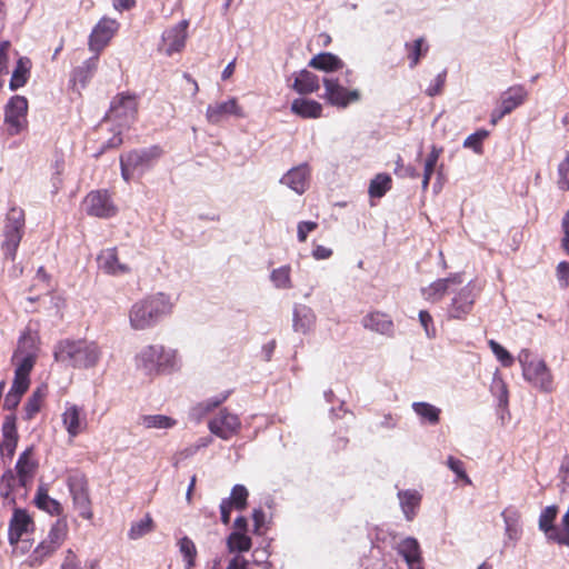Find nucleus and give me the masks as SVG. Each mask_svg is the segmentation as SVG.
Masks as SVG:
<instances>
[{"label":"nucleus","instance_id":"obj_1","mask_svg":"<svg viewBox=\"0 0 569 569\" xmlns=\"http://www.w3.org/2000/svg\"><path fill=\"white\" fill-rule=\"evenodd\" d=\"M173 302L163 292L149 295L134 302L129 310V322L134 330H146L156 326L161 318L170 315Z\"/></svg>","mask_w":569,"mask_h":569},{"label":"nucleus","instance_id":"obj_2","mask_svg":"<svg viewBox=\"0 0 569 569\" xmlns=\"http://www.w3.org/2000/svg\"><path fill=\"white\" fill-rule=\"evenodd\" d=\"M53 356L59 362L68 363L73 368L88 369L98 363L101 350L93 341L63 339L56 345Z\"/></svg>","mask_w":569,"mask_h":569},{"label":"nucleus","instance_id":"obj_3","mask_svg":"<svg viewBox=\"0 0 569 569\" xmlns=\"http://www.w3.org/2000/svg\"><path fill=\"white\" fill-rule=\"evenodd\" d=\"M137 370L149 379L172 372L177 367V351L163 345H148L134 356Z\"/></svg>","mask_w":569,"mask_h":569},{"label":"nucleus","instance_id":"obj_4","mask_svg":"<svg viewBox=\"0 0 569 569\" xmlns=\"http://www.w3.org/2000/svg\"><path fill=\"white\" fill-rule=\"evenodd\" d=\"M163 149L160 146L132 149L120 156L121 176L129 182L136 172L143 173L154 166L162 157Z\"/></svg>","mask_w":569,"mask_h":569},{"label":"nucleus","instance_id":"obj_5","mask_svg":"<svg viewBox=\"0 0 569 569\" xmlns=\"http://www.w3.org/2000/svg\"><path fill=\"white\" fill-rule=\"evenodd\" d=\"M518 360L526 381L541 392L553 391L552 373L542 359L535 358L529 350L523 349L519 352Z\"/></svg>","mask_w":569,"mask_h":569},{"label":"nucleus","instance_id":"obj_6","mask_svg":"<svg viewBox=\"0 0 569 569\" xmlns=\"http://www.w3.org/2000/svg\"><path fill=\"white\" fill-rule=\"evenodd\" d=\"M26 213L20 207L12 206L6 216L3 228V242L1 249L6 259L13 261L17 256L19 244L24 234Z\"/></svg>","mask_w":569,"mask_h":569},{"label":"nucleus","instance_id":"obj_7","mask_svg":"<svg viewBox=\"0 0 569 569\" xmlns=\"http://www.w3.org/2000/svg\"><path fill=\"white\" fill-rule=\"evenodd\" d=\"M67 487L72 498L74 510L86 520L93 519L92 499L87 475L80 470H71L67 476Z\"/></svg>","mask_w":569,"mask_h":569},{"label":"nucleus","instance_id":"obj_8","mask_svg":"<svg viewBox=\"0 0 569 569\" xmlns=\"http://www.w3.org/2000/svg\"><path fill=\"white\" fill-rule=\"evenodd\" d=\"M480 292L481 288L475 281L460 286L452 293L453 296L447 306V318L450 320H466L472 312Z\"/></svg>","mask_w":569,"mask_h":569},{"label":"nucleus","instance_id":"obj_9","mask_svg":"<svg viewBox=\"0 0 569 569\" xmlns=\"http://www.w3.org/2000/svg\"><path fill=\"white\" fill-rule=\"evenodd\" d=\"M28 99L23 96L11 97L4 106V126L8 136L14 137L28 129Z\"/></svg>","mask_w":569,"mask_h":569},{"label":"nucleus","instance_id":"obj_10","mask_svg":"<svg viewBox=\"0 0 569 569\" xmlns=\"http://www.w3.org/2000/svg\"><path fill=\"white\" fill-rule=\"evenodd\" d=\"M86 211L89 216L108 219L114 217L118 208L106 189L93 190L84 198Z\"/></svg>","mask_w":569,"mask_h":569},{"label":"nucleus","instance_id":"obj_11","mask_svg":"<svg viewBox=\"0 0 569 569\" xmlns=\"http://www.w3.org/2000/svg\"><path fill=\"white\" fill-rule=\"evenodd\" d=\"M463 283V277L460 272L450 273L446 278H440L421 289L425 300L436 303L442 300L446 295L453 293Z\"/></svg>","mask_w":569,"mask_h":569},{"label":"nucleus","instance_id":"obj_12","mask_svg":"<svg viewBox=\"0 0 569 569\" xmlns=\"http://www.w3.org/2000/svg\"><path fill=\"white\" fill-rule=\"evenodd\" d=\"M119 27V22L114 19L107 17L100 19L99 22L93 27L89 36V49L94 53L100 54V52L109 44L111 39L114 37Z\"/></svg>","mask_w":569,"mask_h":569},{"label":"nucleus","instance_id":"obj_13","mask_svg":"<svg viewBox=\"0 0 569 569\" xmlns=\"http://www.w3.org/2000/svg\"><path fill=\"white\" fill-rule=\"evenodd\" d=\"M208 428L217 437L229 440L239 432L241 421L237 415L227 409H221L209 420Z\"/></svg>","mask_w":569,"mask_h":569},{"label":"nucleus","instance_id":"obj_14","mask_svg":"<svg viewBox=\"0 0 569 569\" xmlns=\"http://www.w3.org/2000/svg\"><path fill=\"white\" fill-rule=\"evenodd\" d=\"M528 97L527 90L522 86H512L508 88L500 98V108L491 113L490 122L496 126L506 114L512 112L521 106Z\"/></svg>","mask_w":569,"mask_h":569},{"label":"nucleus","instance_id":"obj_15","mask_svg":"<svg viewBox=\"0 0 569 569\" xmlns=\"http://www.w3.org/2000/svg\"><path fill=\"white\" fill-rule=\"evenodd\" d=\"M1 436L2 439L0 441V455L3 460H11L16 453L18 442H19V432L17 425V416L14 413H10L4 416L2 425H1Z\"/></svg>","mask_w":569,"mask_h":569},{"label":"nucleus","instance_id":"obj_16","mask_svg":"<svg viewBox=\"0 0 569 569\" xmlns=\"http://www.w3.org/2000/svg\"><path fill=\"white\" fill-rule=\"evenodd\" d=\"M323 86L326 89V100L338 108H346L360 99L358 90H348L339 83L338 79L326 78L323 79Z\"/></svg>","mask_w":569,"mask_h":569},{"label":"nucleus","instance_id":"obj_17","mask_svg":"<svg viewBox=\"0 0 569 569\" xmlns=\"http://www.w3.org/2000/svg\"><path fill=\"white\" fill-rule=\"evenodd\" d=\"M39 461L36 458L34 446L27 447L20 455L16 463L18 485L27 488L33 481L38 471Z\"/></svg>","mask_w":569,"mask_h":569},{"label":"nucleus","instance_id":"obj_18","mask_svg":"<svg viewBox=\"0 0 569 569\" xmlns=\"http://www.w3.org/2000/svg\"><path fill=\"white\" fill-rule=\"evenodd\" d=\"M139 96L131 92L116 94L109 108V114L114 118L134 120L138 114Z\"/></svg>","mask_w":569,"mask_h":569},{"label":"nucleus","instance_id":"obj_19","mask_svg":"<svg viewBox=\"0 0 569 569\" xmlns=\"http://www.w3.org/2000/svg\"><path fill=\"white\" fill-rule=\"evenodd\" d=\"M188 26L189 22L187 20H182L176 26L167 29L162 33V41L159 50L167 56L180 52L186 46Z\"/></svg>","mask_w":569,"mask_h":569},{"label":"nucleus","instance_id":"obj_20","mask_svg":"<svg viewBox=\"0 0 569 569\" xmlns=\"http://www.w3.org/2000/svg\"><path fill=\"white\" fill-rule=\"evenodd\" d=\"M62 425L70 438H76L88 428L87 416L83 408L67 403L61 415Z\"/></svg>","mask_w":569,"mask_h":569},{"label":"nucleus","instance_id":"obj_21","mask_svg":"<svg viewBox=\"0 0 569 569\" xmlns=\"http://www.w3.org/2000/svg\"><path fill=\"white\" fill-rule=\"evenodd\" d=\"M228 116H234L237 118L244 117V112L239 106L237 98H230L227 101L209 104L206 110V118L208 122L212 124L221 122Z\"/></svg>","mask_w":569,"mask_h":569},{"label":"nucleus","instance_id":"obj_22","mask_svg":"<svg viewBox=\"0 0 569 569\" xmlns=\"http://www.w3.org/2000/svg\"><path fill=\"white\" fill-rule=\"evenodd\" d=\"M249 492L242 485H236L231 489L229 498L222 499L220 503L221 522L229 525L231 511L243 510L247 507Z\"/></svg>","mask_w":569,"mask_h":569},{"label":"nucleus","instance_id":"obj_23","mask_svg":"<svg viewBox=\"0 0 569 569\" xmlns=\"http://www.w3.org/2000/svg\"><path fill=\"white\" fill-rule=\"evenodd\" d=\"M361 323L363 328L387 337H391L395 333V325L390 315L379 310L367 313L362 318Z\"/></svg>","mask_w":569,"mask_h":569},{"label":"nucleus","instance_id":"obj_24","mask_svg":"<svg viewBox=\"0 0 569 569\" xmlns=\"http://www.w3.org/2000/svg\"><path fill=\"white\" fill-rule=\"evenodd\" d=\"M37 358L38 355L36 351H27L17 359H14V356L12 357V361L16 365L13 382L30 387V373L37 362Z\"/></svg>","mask_w":569,"mask_h":569},{"label":"nucleus","instance_id":"obj_25","mask_svg":"<svg viewBox=\"0 0 569 569\" xmlns=\"http://www.w3.org/2000/svg\"><path fill=\"white\" fill-rule=\"evenodd\" d=\"M397 551L403 557L409 569H423L421 549L416 538L408 537L401 540Z\"/></svg>","mask_w":569,"mask_h":569},{"label":"nucleus","instance_id":"obj_26","mask_svg":"<svg viewBox=\"0 0 569 569\" xmlns=\"http://www.w3.org/2000/svg\"><path fill=\"white\" fill-rule=\"evenodd\" d=\"M32 525L33 521L26 510L16 509L9 523L8 540L10 545H17Z\"/></svg>","mask_w":569,"mask_h":569},{"label":"nucleus","instance_id":"obj_27","mask_svg":"<svg viewBox=\"0 0 569 569\" xmlns=\"http://www.w3.org/2000/svg\"><path fill=\"white\" fill-rule=\"evenodd\" d=\"M100 268L108 274L118 276L130 272L129 266L119 261L117 248H108L98 257Z\"/></svg>","mask_w":569,"mask_h":569},{"label":"nucleus","instance_id":"obj_28","mask_svg":"<svg viewBox=\"0 0 569 569\" xmlns=\"http://www.w3.org/2000/svg\"><path fill=\"white\" fill-rule=\"evenodd\" d=\"M48 386L37 387L23 406V420L31 421L40 412L48 396Z\"/></svg>","mask_w":569,"mask_h":569},{"label":"nucleus","instance_id":"obj_29","mask_svg":"<svg viewBox=\"0 0 569 569\" xmlns=\"http://www.w3.org/2000/svg\"><path fill=\"white\" fill-rule=\"evenodd\" d=\"M291 112L302 119H318L322 116V106L316 100L297 98L291 103Z\"/></svg>","mask_w":569,"mask_h":569},{"label":"nucleus","instance_id":"obj_30","mask_svg":"<svg viewBox=\"0 0 569 569\" xmlns=\"http://www.w3.org/2000/svg\"><path fill=\"white\" fill-rule=\"evenodd\" d=\"M320 88L319 78L311 71L301 70L295 78L292 89L299 94H310Z\"/></svg>","mask_w":569,"mask_h":569},{"label":"nucleus","instance_id":"obj_31","mask_svg":"<svg viewBox=\"0 0 569 569\" xmlns=\"http://www.w3.org/2000/svg\"><path fill=\"white\" fill-rule=\"evenodd\" d=\"M310 68L333 72L345 67L343 61L331 52H321L316 54L308 63Z\"/></svg>","mask_w":569,"mask_h":569},{"label":"nucleus","instance_id":"obj_32","mask_svg":"<svg viewBox=\"0 0 569 569\" xmlns=\"http://www.w3.org/2000/svg\"><path fill=\"white\" fill-rule=\"evenodd\" d=\"M281 182L287 184L297 193H303L308 186V169L306 166L297 167L289 170Z\"/></svg>","mask_w":569,"mask_h":569},{"label":"nucleus","instance_id":"obj_33","mask_svg":"<svg viewBox=\"0 0 569 569\" xmlns=\"http://www.w3.org/2000/svg\"><path fill=\"white\" fill-rule=\"evenodd\" d=\"M31 67H32V62L29 58L21 57L18 59L17 66L12 72V76H11V79L9 82V88L12 91L18 90L19 88L27 84V82L30 78Z\"/></svg>","mask_w":569,"mask_h":569},{"label":"nucleus","instance_id":"obj_34","mask_svg":"<svg viewBox=\"0 0 569 569\" xmlns=\"http://www.w3.org/2000/svg\"><path fill=\"white\" fill-rule=\"evenodd\" d=\"M398 498L406 519L411 521L420 506L421 495L417 490H402L398 492Z\"/></svg>","mask_w":569,"mask_h":569},{"label":"nucleus","instance_id":"obj_35","mask_svg":"<svg viewBox=\"0 0 569 569\" xmlns=\"http://www.w3.org/2000/svg\"><path fill=\"white\" fill-rule=\"evenodd\" d=\"M36 505L39 509L49 512L52 516H60L63 511L61 503L48 495V490L39 487L36 496Z\"/></svg>","mask_w":569,"mask_h":569},{"label":"nucleus","instance_id":"obj_36","mask_svg":"<svg viewBox=\"0 0 569 569\" xmlns=\"http://www.w3.org/2000/svg\"><path fill=\"white\" fill-rule=\"evenodd\" d=\"M501 516L506 525L507 536L512 540L518 539L520 535V512L513 507H508L502 511Z\"/></svg>","mask_w":569,"mask_h":569},{"label":"nucleus","instance_id":"obj_37","mask_svg":"<svg viewBox=\"0 0 569 569\" xmlns=\"http://www.w3.org/2000/svg\"><path fill=\"white\" fill-rule=\"evenodd\" d=\"M406 50L408 52L409 67L415 68L419 63L421 57L426 56L428 52L429 46L426 43L425 38L421 37L412 42H407Z\"/></svg>","mask_w":569,"mask_h":569},{"label":"nucleus","instance_id":"obj_38","mask_svg":"<svg viewBox=\"0 0 569 569\" xmlns=\"http://www.w3.org/2000/svg\"><path fill=\"white\" fill-rule=\"evenodd\" d=\"M392 187L391 177L387 173H378L369 184V196L371 198L383 197Z\"/></svg>","mask_w":569,"mask_h":569},{"label":"nucleus","instance_id":"obj_39","mask_svg":"<svg viewBox=\"0 0 569 569\" xmlns=\"http://www.w3.org/2000/svg\"><path fill=\"white\" fill-rule=\"evenodd\" d=\"M28 389L29 387L12 381L11 388L4 397L3 409L14 411Z\"/></svg>","mask_w":569,"mask_h":569},{"label":"nucleus","instance_id":"obj_40","mask_svg":"<svg viewBox=\"0 0 569 569\" xmlns=\"http://www.w3.org/2000/svg\"><path fill=\"white\" fill-rule=\"evenodd\" d=\"M413 411L425 421L430 425H436L440 419V409L428 402H415L412 405Z\"/></svg>","mask_w":569,"mask_h":569},{"label":"nucleus","instance_id":"obj_41","mask_svg":"<svg viewBox=\"0 0 569 569\" xmlns=\"http://www.w3.org/2000/svg\"><path fill=\"white\" fill-rule=\"evenodd\" d=\"M179 550L186 562V569H192L196 566L197 548L194 542L189 537H182L178 541Z\"/></svg>","mask_w":569,"mask_h":569},{"label":"nucleus","instance_id":"obj_42","mask_svg":"<svg viewBox=\"0 0 569 569\" xmlns=\"http://www.w3.org/2000/svg\"><path fill=\"white\" fill-rule=\"evenodd\" d=\"M154 530V522L150 513H147L141 520L133 522L128 532V537L131 540L140 539L147 533Z\"/></svg>","mask_w":569,"mask_h":569},{"label":"nucleus","instance_id":"obj_43","mask_svg":"<svg viewBox=\"0 0 569 569\" xmlns=\"http://www.w3.org/2000/svg\"><path fill=\"white\" fill-rule=\"evenodd\" d=\"M227 546L230 552L249 551L252 542L251 538L243 532H231L227 539Z\"/></svg>","mask_w":569,"mask_h":569},{"label":"nucleus","instance_id":"obj_44","mask_svg":"<svg viewBox=\"0 0 569 569\" xmlns=\"http://www.w3.org/2000/svg\"><path fill=\"white\" fill-rule=\"evenodd\" d=\"M68 535V526L66 521L58 520L56 523L51 527L47 540L49 543L52 545V547H56L59 549L61 545L64 542Z\"/></svg>","mask_w":569,"mask_h":569},{"label":"nucleus","instance_id":"obj_45","mask_svg":"<svg viewBox=\"0 0 569 569\" xmlns=\"http://www.w3.org/2000/svg\"><path fill=\"white\" fill-rule=\"evenodd\" d=\"M58 549L52 547L47 539L42 540L29 557L31 566H39L43 560L53 555Z\"/></svg>","mask_w":569,"mask_h":569},{"label":"nucleus","instance_id":"obj_46","mask_svg":"<svg viewBox=\"0 0 569 569\" xmlns=\"http://www.w3.org/2000/svg\"><path fill=\"white\" fill-rule=\"evenodd\" d=\"M313 323V317L307 308L296 309L293 312V328L306 333Z\"/></svg>","mask_w":569,"mask_h":569},{"label":"nucleus","instance_id":"obj_47","mask_svg":"<svg viewBox=\"0 0 569 569\" xmlns=\"http://www.w3.org/2000/svg\"><path fill=\"white\" fill-rule=\"evenodd\" d=\"M146 428L169 429L176 425V420L164 415H148L142 417Z\"/></svg>","mask_w":569,"mask_h":569},{"label":"nucleus","instance_id":"obj_48","mask_svg":"<svg viewBox=\"0 0 569 569\" xmlns=\"http://www.w3.org/2000/svg\"><path fill=\"white\" fill-rule=\"evenodd\" d=\"M291 268L289 266H282L278 269H274L270 279L273 284L279 289H289L291 288Z\"/></svg>","mask_w":569,"mask_h":569},{"label":"nucleus","instance_id":"obj_49","mask_svg":"<svg viewBox=\"0 0 569 569\" xmlns=\"http://www.w3.org/2000/svg\"><path fill=\"white\" fill-rule=\"evenodd\" d=\"M27 351H38L36 337L30 331H26L19 338L18 348L14 351V359Z\"/></svg>","mask_w":569,"mask_h":569},{"label":"nucleus","instance_id":"obj_50","mask_svg":"<svg viewBox=\"0 0 569 569\" xmlns=\"http://www.w3.org/2000/svg\"><path fill=\"white\" fill-rule=\"evenodd\" d=\"M488 345L496 358L501 362L503 367H511L513 365V357L500 343L495 340H489Z\"/></svg>","mask_w":569,"mask_h":569},{"label":"nucleus","instance_id":"obj_51","mask_svg":"<svg viewBox=\"0 0 569 569\" xmlns=\"http://www.w3.org/2000/svg\"><path fill=\"white\" fill-rule=\"evenodd\" d=\"M487 130H479L468 136L463 142L465 148H470L473 151L480 153L482 151V142L488 137Z\"/></svg>","mask_w":569,"mask_h":569},{"label":"nucleus","instance_id":"obj_52","mask_svg":"<svg viewBox=\"0 0 569 569\" xmlns=\"http://www.w3.org/2000/svg\"><path fill=\"white\" fill-rule=\"evenodd\" d=\"M558 508L556 506H549L545 508L539 517V528L545 532L551 529L553 526V521L557 517Z\"/></svg>","mask_w":569,"mask_h":569},{"label":"nucleus","instance_id":"obj_53","mask_svg":"<svg viewBox=\"0 0 569 569\" xmlns=\"http://www.w3.org/2000/svg\"><path fill=\"white\" fill-rule=\"evenodd\" d=\"M547 538L559 545L569 546V528H559L557 526L545 531Z\"/></svg>","mask_w":569,"mask_h":569},{"label":"nucleus","instance_id":"obj_54","mask_svg":"<svg viewBox=\"0 0 569 569\" xmlns=\"http://www.w3.org/2000/svg\"><path fill=\"white\" fill-rule=\"evenodd\" d=\"M558 186L561 190H569V152L558 166Z\"/></svg>","mask_w":569,"mask_h":569},{"label":"nucleus","instance_id":"obj_55","mask_svg":"<svg viewBox=\"0 0 569 569\" xmlns=\"http://www.w3.org/2000/svg\"><path fill=\"white\" fill-rule=\"evenodd\" d=\"M442 152H443L442 147H437V146L431 147V150L425 161L423 173L433 174L435 168H436L438 160H439L440 156L442 154Z\"/></svg>","mask_w":569,"mask_h":569},{"label":"nucleus","instance_id":"obj_56","mask_svg":"<svg viewBox=\"0 0 569 569\" xmlns=\"http://www.w3.org/2000/svg\"><path fill=\"white\" fill-rule=\"evenodd\" d=\"M447 466L449 467V469L451 471H453L457 477L461 480H465L467 482V485H470L471 483V480L469 479L468 475L466 473V470H465V463L452 457V456H449L448 459H447Z\"/></svg>","mask_w":569,"mask_h":569},{"label":"nucleus","instance_id":"obj_57","mask_svg":"<svg viewBox=\"0 0 569 569\" xmlns=\"http://www.w3.org/2000/svg\"><path fill=\"white\" fill-rule=\"evenodd\" d=\"M17 481H18V477L13 473V471L11 469L7 470L1 476L0 485L4 489V491L2 492V496L4 498H8L12 493V491L17 485L16 483Z\"/></svg>","mask_w":569,"mask_h":569},{"label":"nucleus","instance_id":"obj_58","mask_svg":"<svg viewBox=\"0 0 569 569\" xmlns=\"http://www.w3.org/2000/svg\"><path fill=\"white\" fill-rule=\"evenodd\" d=\"M395 174L399 178H417L419 174L417 170L411 166H405L401 156L397 157Z\"/></svg>","mask_w":569,"mask_h":569},{"label":"nucleus","instance_id":"obj_59","mask_svg":"<svg viewBox=\"0 0 569 569\" xmlns=\"http://www.w3.org/2000/svg\"><path fill=\"white\" fill-rule=\"evenodd\" d=\"M318 223L315 221H301L297 227V237L300 242H306L308 233L315 231Z\"/></svg>","mask_w":569,"mask_h":569},{"label":"nucleus","instance_id":"obj_60","mask_svg":"<svg viewBox=\"0 0 569 569\" xmlns=\"http://www.w3.org/2000/svg\"><path fill=\"white\" fill-rule=\"evenodd\" d=\"M397 418L393 417L391 413H386L383 415V417L380 419V421L376 422L371 428L370 430L371 431H379L381 429H387V430H390V429H393L397 427Z\"/></svg>","mask_w":569,"mask_h":569},{"label":"nucleus","instance_id":"obj_61","mask_svg":"<svg viewBox=\"0 0 569 569\" xmlns=\"http://www.w3.org/2000/svg\"><path fill=\"white\" fill-rule=\"evenodd\" d=\"M11 43L9 40H0V74L8 72L9 49Z\"/></svg>","mask_w":569,"mask_h":569},{"label":"nucleus","instance_id":"obj_62","mask_svg":"<svg viewBox=\"0 0 569 569\" xmlns=\"http://www.w3.org/2000/svg\"><path fill=\"white\" fill-rule=\"evenodd\" d=\"M557 278L561 288L569 287V262L561 261L557 266Z\"/></svg>","mask_w":569,"mask_h":569},{"label":"nucleus","instance_id":"obj_63","mask_svg":"<svg viewBox=\"0 0 569 569\" xmlns=\"http://www.w3.org/2000/svg\"><path fill=\"white\" fill-rule=\"evenodd\" d=\"M446 82V73H440L436 77L435 83L429 86L426 90V93L429 97H435L437 94H440L442 92L443 86Z\"/></svg>","mask_w":569,"mask_h":569},{"label":"nucleus","instance_id":"obj_64","mask_svg":"<svg viewBox=\"0 0 569 569\" xmlns=\"http://www.w3.org/2000/svg\"><path fill=\"white\" fill-rule=\"evenodd\" d=\"M561 227L563 231L562 247L569 254V208L566 214L563 216Z\"/></svg>","mask_w":569,"mask_h":569}]
</instances>
